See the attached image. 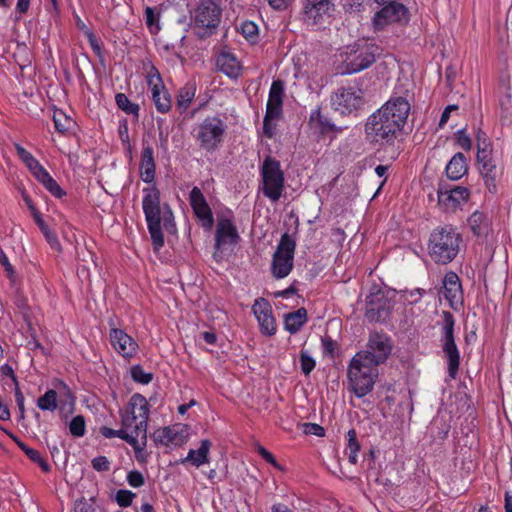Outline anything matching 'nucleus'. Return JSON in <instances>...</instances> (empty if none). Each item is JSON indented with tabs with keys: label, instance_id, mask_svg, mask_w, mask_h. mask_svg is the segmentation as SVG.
<instances>
[{
	"label": "nucleus",
	"instance_id": "obj_1",
	"mask_svg": "<svg viewBox=\"0 0 512 512\" xmlns=\"http://www.w3.org/2000/svg\"><path fill=\"white\" fill-rule=\"evenodd\" d=\"M408 90L395 89L390 99L367 119L365 132L370 141L391 145L401 134L410 112Z\"/></svg>",
	"mask_w": 512,
	"mask_h": 512
},
{
	"label": "nucleus",
	"instance_id": "obj_2",
	"mask_svg": "<svg viewBox=\"0 0 512 512\" xmlns=\"http://www.w3.org/2000/svg\"><path fill=\"white\" fill-rule=\"evenodd\" d=\"M142 208L154 249L158 251L164 245L161 224L167 231L175 228L174 216L168 204L160 203V192L152 186L143 189Z\"/></svg>",
	"mask_w": 512,
	"mask_h": 512
},
{
	"label": "nucleus",
	"instance_id": "obj_3",
	"mask_svg": "<svg viewBox=\"0 0 512 512\" xmlns=\"http://www.w3.org/2000/svg\"><path fill=\"white\" fill-rule=\"evenodd\" d=\"M462 236L457 228L446 225L434 229L428 241V253L438 264H448L460 251Z\"/></svg>",
	"mask_w": 512,
	"mask_h": 512
},
{
	"label": "nucleus",
	"instance_id": "obj_4",
	"mask_svg": "<svg viewBox=\"0 0 512 512\" xmlns=\"http://www.w3.org/2000/svg\"><path fill=\"white\" fill-rule=\"evenodd\" d=\"M378 365L367 359L365 353H356L347 369V376L350 387L357 397H364L374 387L378 376Z\"/></svg>",
	"mask_w": 512,
	"mask_h": 512
},
{
	"label": "nucleus",
	"instance_id": "obj_5",
	"mask_svg": "<svg viewBox=\"0 0 512 512\" xmlns=\"http://www.w3.org/2000/svg\"><path fill=\"white\" fill-rule=\"evenodd\" d=\"M375 47L365 41L347 46L341 53V74H353L368 68L375 61Z\"/></svg>",
	"mask_w": 512,
	"mask_h": 512
},
{
	"label": "nucleus",
	"instance_id": "obj_6",
	"mask_svg": "<svg viewBox=\"0 0 512 512\" xmlns=\"http://www.w3.org/2000/svg\"><path fill=\"white\" fill-rule=\"evenodd\" d=\"M149 417V404L141 394L131 396L125 411L121 414V422L130 428L139 439L146 440Z\"/></svg>",
	"mask_w": 512,
	"mask_h": 512
},
{
	"label": "nucleus",
	"instance_id": "obj_7",
	"mask_svg": "<svg viewBox=\"0 0 512 512\" xmlns=\"http://www.w3.org/2000/svg\"><path fill=\"white\" fill-rule=\"evenodd\" d=\"M227 126L222 119L208 116L194 129V137L201 149L214 152L223 142Z\"/></svg>",
	"mask_w": 512,
	"mask_h": 512
},
{
	"label": "nucleus",
	"instance_id": "obj_8",
	"mask_svg": "<svg viewBox=\"0 0 512 512\" xmlns=\"http://www.w3.org/2000/svg\"><path fill=\"white\" fill-rule=\"evenodd\" d=\"M261 189L272 202L278 201L284 190V173L279 161L266 157L261 167Z\"/></svg>",
	"mask_w": 512,
	"mask_h": 512
},
{
	"label": "nucleus",
	"instance_id": "obj_9",
	"mask_svg": "<svg viewBox=\"0 0 512 512\" xmlns=\"http://www.w3.org/2000/svg\"><path fill=\"white\" fill-rule=\"evenodd\" d=\"M491 145L484 134L477 135V161L479 171L483 178L486 188L491 192L497 191V182L501 174L495 161L491 157Z\"/></svg>",
	"mask_w": 512,
	"mask_h": 512
},
{
	"label": "nucleus",
	"instance_id": "obj_10",
	"mask_svg": "<svg viewBox=\"0 0 512 512\" xmlns=\"http://www.w3.org/2000/svg\"><path fill=\"white\" fill-rule=\"evenodd\" d=\"M441 317L442 349L447 357L449 376L455 378L460 365V353L454 339L455 319L448 311H443Z\"/></svg>",
	"mask_w": 512,
	"mask_h": 512
},
{
	"label": "nucleus",
	"instance_id": "obj_11",
	"mask_svg": "<svg viewBox=\"0 0 512 512\" xmlns=\"http://www.w3.org/2000/svg\"><path fill=\"white\" fill-rule=\"evenodd\" d=\"M295 242L288 235H282L273 255L271 271L275 278L282 279L289 275L293 268Z\"/></svg>",
	"mask_w": 512,
	"mask_h": 512
},
{
	"label": "nucleus",
	"instance_id": "obj_12",
	"mask_svg": "<svg viewBox=\"0 0 512 512\" xmlns=\"http://www.w3.org/2000/svg\"><path fill=\"white\" fill-rule=\"evenodd\" d=\"M146 69L147 85L151 90V95L155 107L160 113H167L171 108V98L165 88L158 70L151 64H144Z\"/></svg>",
	"mask_w": 512,
	"mask_h": 512
},
{
	"label": "nucleus",
	"instance_id": "obj_13",
	"mask_svg": "<svg viewBox=\"0 0 512 512\" xmlns=\"http://www.w3.org/2000/svg\"><path fill=\"white\" fill-rule=\"evenodd\" d=\"M221 8L211 0L201 1L191 14V20L197 28L206 32L215 29L220 23Z\"/></svg>",
	"mask_w": 512,
	"mask_h": 512
},
{
	"label": "nucleus",
	"instance_id": "obj_14",
	"mask_svg": "<svg viewBox=\"0 0 512 512\" xmlns=\"http://www.w3.org/2000/svg\"><path fill=\"white\" fill-rule=\"evenodd\" d=\"M335 11V0H304L302 18L307 25L322 24Z\"/></svg>",
	"mask_w": 512,
	"mask_h": 512
},
{
	"label": "nucleus",
	"instance_id": "obj_15",
	"mask_svg": "<svg viewBox=\"0 0 512 512\" xmlns=\"http://www.w3.org/2000/svg\"><path fill=\"white\" fill-rule=\"evenodd\" d=\"M331 102L336 111L349 114L363 106L364 98L359 88L341 87L333 94Z\"/></svg>",
	"mask_w": 512,
	"mask_h": 512
},
{
	"label": "nucleus",
	"instance_id": "obj_16",
	"mask_svg": "<svg viewBox=\"0 0 512 512\" xmlns=\"http://www.w3.org/2000/svg\"><path fill=\"white\" fill-rule=\"evenodd\" d=\"M240 236L237 228L228 218L218 219L215 231V252L213 257L216 260L221 259L223 250L238 243Z\"/></svg>",
	"mask_w": 512,
	"mask_h": 512
},
{
	"label": "nucleus",
	"instance_id": "obj_17",
	"mask_svg": "<svg viewBox=\"0 0 512 512\" xmlns=\"http://www.w3.org/2000/svg\"><path fill=\"white\" fill-rule=\"evenodd\" d=\"M438 205L445 212H455L467 203L470 191L463 186L440 187L437 192Z\"/></svg>",
	"mask_w": 512,
	"mask_h": 512
},
{
	"label": "nucleus",
	"instance_id": "obj_18",
	"mask_svg": "<svg viewBox=\"0 0 512 512\" xmlns=\"http://www.w3.org/2000/svg\"><path fill=\"white\" fill-rule=\"evenodd\" d=\"M392 351V343L386 334L371 333L365 350L358 353H365L377 365L384 363Z\"/></svg>",
	"mask_w": 512,
	"mask_h": 512
},
{
	"label": "nucleus",
	"instance_id": "obj_19",
	"mask_svg": "<svg viewBox=\"0 0 512 512\" xmlns=\"http://www.w3.org/2000/svg\"><path fill=\"white\" fill-rule=\"evenodd\" d=\"M408 19V9L403 4L393 1L375 14L373 25L375 29L381 30L389 24L407 22Z\"/></svg>",
	"mask_w": 512,
	"mask_h": 512
},
{
	"label": "nucleus",
	"instance_id": "obj_20",
	"mask_svg": "<svg viewBox=\"0 0 512 512\" xmlns=\"http://www.w3.org/2000/svg\"><path fill=\"white\" fill-rule=\"evenodd\" d=\"M109 341L114 351L126 360L134 358L138 353V343L122 329L111 328Z\"/></svg>",
	"mask_w": 512,
	"mask_h": 512
},
{
	"label": "nucleus",
	"instance_id": "obj_21",
	"mask_svg": "<svg viewBox=\"0 0 512 512\" xmlns=\"http://www.w3.org/2000/svg\"><path fill=\"white\" fill-rule=\"evenodd\" d=\"M252 311L258 321L261 333L273 336L277 331V324L270 303L264 298H258L252 305Z\"/></svg>",
	"mask_w": 512,
	"mask_h": 512
},
{
	"label": "nucleus",
	"instance_id": "obj_22",
	"mask_svg": "<svg viewBox=\"0 0 512 512\" xmlns=\"http://www.w3.org/2000/svg\"><path fill=\"white\" fill-rule=\"evenodd\" d=\"M190 205L197 219L205 229H211L214 224L213 213L202 191L194 187L189 195Z\"/></svg>",
	"mask_w": 512,
	"mask_h": 512
},
{
	"label": "nucleus",
	"instance_id": "obj_23",
	"mask_svg": "<svg viewBox=\"0 0 512 512\" xmlns=\"http://www.w3.org/2000/svg\"><path fill=\"white\" fill-rule=\"evenodd\" d=\"M443 295L453 309L463 303V291L460 279L454 272H448L443 279Z\"/></svg>",
	"mask_w": 512,
	"mask_h": 512
},
{
	"label": "nucleus",
	"instance_id": "obj_24",
	"mask_svg": "<svg viewBox=\"0 0 512 512\" xmlns=\"http://www.w3.org/2000/svg\"><path fill=\"white\" fill-rule=\"evenodd\" d=\"M284 84L274 80L271 84L266 104L267 118H280L283 111Z\"/></svg>",
	"mask_w": 512,
	"mask_h": 512
},
{
	"label": "nucleus",
	"instance_id": "obj_25",
	"mask_svg": "<svg viewBox=\"0 0 512 512\" xmlns=\"http://www.w3.org/2000/svg\"><path fill=\"white\" fill-rule=\"evenodd\" d=\"M100 432L105 438L117 437V438H120V439L126 441L128 444H130L133 447V449L136 452L142 450V447L140 446V443H139V438L136 436V434L130 428L125 427L122 423H121V428L119 430H114L109 427H102L100 429Z\"/></svg>",
	"mask_w": 512,
	"mask_h": 512
},
{
	"label": "nucleus",
	"instance_id": "obj_26",
	"mask_svg": "<svg viewBox=\"0 0 512 512\" xmlns=\"http://www.w3.org/2000/svg\"><path fill=\"white\" fill-rule=\"evenodd\" d=\"M212 443L204 439L201 441L198 449H190L187 456L181 461V463L190 462L192 465L196 467H200L204 464L209 463V452L211 449Z\"/></svg>",
	"mask_w": 512,
	"mask_h": 512
},
{
	"label": "nucleus",
	"instance_id": "obj_27",
	"mask_svg": "<svg viewBox=\"0 0 512 512\" xmlns=\"http://www.w3.org/2000/svg\"><path fill=\"white\" fill-rule=\"evenodd\" d=\"M140 176L146 183H151L155 178V162L152 147L146 146L142 150L140 162Z\"/></svg>",
	"mask_w": 512,
	"mask_h": 512
},
{
	"label": "nucleus",
	"instance_id": "obj_28",
	"mask_svg": "<svg viewBox=\"0 0 512 512\" xmlns=\"http://www.w3.org/2000/svg\"><path fill=\"white\" fill-rule=\"evenodd\" d=\"M219 69L231 78L239 76L241 64L236 56L230 52H222L217 58Z\"/></svg>",
	"mask_w": 512,
	"mask_h": 512
},
{
	"label": "nucleus",
	"instance_id": "obj_29",
	"mask_svg": "<svg viewBox=\"0 0 512 512\" xmlns=\"http://www.w3.org/2000/svg\"><path fill=\"white\" fill-rule=\"evenodd\" d=\"M467 170L466 157L462 153H456L446 165V174L451 180H459Z\"/></svg>",
	"mask_w": 512,
	"mask_h": 512
},
{
	"label": "nucleus",
	"instance_id": "obj_30",
	"mask_svg": "<svg viewBox=\"0 0 512 512\" xmlns=\"http://www.w3.org/2000/svg\"><path fill=\"white\" fill-rule=\"evenodd\" d=\"M307 321V312L304 308H300L295 312L289 313L285 316L284 326L285 329L294 334L298 332Z\"/></svg>",
	"mask_w": 512,
	"mask_h": 512
},
{
	"label": "nucleus",
	"instance_id": "obj_31",
	"mask_svg": "<svg viewBox=\"0 0 512 512\" xmlns=\"http://www.w3.org/2000/svg\"><path fill=\"white\" fill-rule=\"evenodd\" d=\"M178 435L176 427H161L153 432L152 438L156 444L169 446L177 442Z\"/></svg>",
	"mask_w": 512,
	"mask_h": 512
},
{
	"label": "nucleus",
	"instance_id": "obj_32",
	"mask_svg": "<svg viewBox=\"0 0 512 512\" xmlns=\"http://www.w3.org/2000/svg\"><path fill=\"white\" fill-rule=\"evenodd\" d=\"M8 434L33 462L39 464L43 471L48 472L50 470L49 464L42 458L37 450L28 447L13 434Z\"/></svg>",
	"mask_w": 512,
	"mask_h": 512
},
{
	"label": "nucleus",
	"instance_id": "obj_33",
	"mask_svg": "<svg viewBox=\"0 0 512 512\" xmlns=\"http://www.w3.org/2000/svg\"><path fill=\"white\" fill-rule=\"evenodd\" d=\"M37 407L42 411H55L58 407L57 392L54 389L47 390L38 398Z\"/></svg>",
	"mask_w": 512,
	"mask_h": 512
},
{
	"label": "nucleus",
	"instance_id": "obj_34",
	"mask_svg": "<svg viewBox=\"0 0 512 512\" xmlns=\"http://www.w3.org/2000/svg\"><path fill=\"white\" fill-rule=\"evenodd\" d=\"M348 444L345 450V453L348 456V460L351 464H356L358 459V452L360 450V445L357 441V435L355 430H349L347 433Z\"/></svg>",
	"mask_w": 512,
	"mask_h": 512
},
{
	"label": "nucleus",
	"instance_id": "obj_35",
	"mask_svg": "<svg viewBox=\"0 0 512 512\" xmlns=\"http://www.w3.org/2000/svg\"><path fill=\"white\" fill-rule=\"evenodd\" d=\"M196 89L193 85H185L180 89L177 97V106L180 110L185 111L195 97Z\"/></svg>",
	"mask_w": 512,
	"mask_h": 512
},
{
	"label": "nucleus",
	"instance_id": "obj_36",
	"mask_svg": "<svg viewBox=\"0 0 512 512\" xmlns=\"http://www.w3.org/2000/svg\"><path fill=\"white\" fill-rule=\"evenodd\" d=\"M117 106L127 114L138 116L139 106L131 102L124 93H118L115 96Z\"/></svg>",
	"mask_w": 512,
	"mask_h": 512
},
{
	"label": "nucleus",
	"instance_id": "obj_37",
	"mask_svg": "<svg viewBox=\"0 0 512 512\" xmlns=\"http://www.w3.org/2000/svg\"><path fill=\"white\" fill-rule=\"evenodd\" d=\"M468 224L475 235H480L486 226V217L481 212H474L468 219Z\"/></svg>",
	"mask_w": 512,
	"mask_h": 512
},
{
	"label": "nucleus",
	"instance_id": "obj_38",
	"mask_svg": "<svg viewBox=\"0 0 512 512\" xmlns=\"http://www.w3.org/2000/svg\"><path fill=\"white\" fill-rule=\"evenodd\" d=\"M54 126L59 132H66L71 128L73 121L63 111L56 110L53 115Z\"/></svg>",
	"mask_w": 512,
	"mask_h": 512
},
{
	"label": "nucleus",
	"instance_id": "obj_39",
	"mask_svg": "<svg viewBox=\"0 0 512 512\" xmlns=\"http://www.w3.org/2000/svg\"><path fill=\"white\" fill-rule=\"evenodd\" d=\"M241 34L250 42H255L258 36V26L252 21H245L240 27Z\"/></svg>",
	"mask_w": 512,
	"mask_h": 512
},
{
	"label": "nucleus",
	"instance_id": "obj_40",
	"mask_svg": "<svg viewBox=\"0 0 512 512\" xmlns=\"http://www.w3.org/2000/svg\"><path fill=\"white\" fill-rule=\"evenodd\" d=\"M300 366L305 375H309L316 366V361L311 357L307 350L300 351Z\"/></svg>",
	"mask_w": 512,
	"mask_h": 512
},
{
	"label": "nucleus",
	"instance_id": "obj_41",
	"mask_svg": "<svg viewBox=\"0 0 512 512\" xmlns=\"http://www.w3.org/2000/svg\"><path fill=\"white\" fill-rule=\"evenodd\" d=\"M131 376L134 381L141 384H148L153 379V374L145 372L144 369L139 365H135L131 368Z\"/></svg>",
	"mask_w": 512,
	"mask_h": 512
},
{
	"label": "nucleus",
	"instance_id": "obj_42",
	"mask_svg": "<svg viewBox=\"0 0 512 512\" xmlns=\"http://www.w3.org/2000/svg\"><path fill=\"white\" fill-rule=\"evenodd\" d=\"M69 431L74 437H82L86 431L84 418L80 415L75 416L69 424Z\"/></svg>",
	"mask_w": 512,
	"mask_h": 512
},
{
	"label": "nucleus",
	"instance_id": "obj_43",
	"mask_svg": "<svg viewBox=\"0 0 512 512\" xmlns=\"http://www.w3.org/2000/svg\"><path fill=\"white\" fill-rule=\"evenodd\" d=\"M0 263L3 266V268H4L5 272H6V275H7L8 279L10 280V282L12 284H15L16 280H17L16 272H15L12 264L9 262V259H8L7 255L5 254V252L1 248H0Z\"/></svg>",
	"mask_w": 512,
	"mask_h": 512
},
{
	"label": "nucleus",
	"instance_id": "obj_44",
	"mask_svg": "<svg viewBox=\"0 0 512 512\" xmlns=\"http://www.w3.org/2000/svg\"><path fill=\"white\" fill-rule=\"evenodd\" d=\"M41 232L43 233L46 241L49 243L50 247L57 251V252H61L62 251V246L58 240V237L57 235L55 234V232H53L48 226H46L45 228H43L41 230Z\"/></svg>",
	"mask_w": 512,
	"mask_h": 512
},
{
	"label": "nucleus",
	"instance_id": "obj_45",
	"mask_svg": "<svg viewBox=\"0 0 512 512\" xmlns=\"http://www.w3.org/2000/svg\"><path fill=\"white\" fill-rule=\"evenodd\" d=\"M310 122L322 127L323 129H333V127H334L329 121L324 119V117L321 114L320 108H316L315 110H313L311 112Z\"/></svg>",
	"mask_w": 512,
	"mask_h": 512
},
{
	"label": "nucleus",
	"instance_id": "obj_46",
	"mask_svg": "<svg viewBox=\"0 0 512 512\" xmlns=\"http://www.w3.org/2000/svg\"><path fill=\"white\" fill-rule=\"evenodd\" d=\"M41 184L55 197L61 198L64 195L63 190L57 184V182L51 177V175L44 179V181Z\"/></svg>",
	"mask_w": 512,
	"mask_h": 512
},
{
	"label": "nucleus",
	"instance_id": "obj_47",
	"mask_svg": "<svg viewBox=\"0 0 512 512\" xmlns=\"http://www.w3.org/2000/svg\"><path fill=\"white\" fill-rule=\"evenodd\" d=\"M145 20L151 32H158V30L160 29L158 25V15L155 14L154 10L151 7H147L145 9Z\"/></svg>",
	"mask_w": 512,
	"mask_h": 512
},
{
	"label": "nucleus",
	"instance_id": "obj_48",
	"mask_svg": "<svg viewBox=\"0 0 512 512\" xmlns=\"http://www.w3.org/2000/svg\"><path fill=\"white\" fill-rule=\"evenodd\" d=\"M135 494L129 490H119L116 493V501L121 507H128L131 505Z\"/></svg>",
	"mask_w": 512,
	"mask_h": 512
},
{
	"label": "nucleus",
	"instance_id": "obj_49",
	"mask_svg": "<svg viewBox=\"0 0 512 512\" xmlns=\"http://www.w3.org/2000/svg\"><path fill=\"white\" fill-rule=\"evenodd\" d=\"M127 482L130 486L138 488L144 484V477L139 471H130L127 475Z\"/></svg>",
	"mask_w": 512,
	"mask_h": 512
},
{
	"label": "nucleus",
	"instance_id": "obj_50",
	"mask_svg": "<svg viewBox=\"0 0 512 512\" xmlns=\"http://www.w3.org/2000/svg\"><path fill=\"white\" fill-rule=\"evenodd\" d=\"M92 467L98 472L108 471L110 468V462L107 457L98 456L92 460Z\"/></svg>",
	"mask_w": 512,
	"mask_h": 512
},
{
	"label": "nucleus",
	"instance_id": "obj_51",
	"mask_svg": "<svg viewBox=\"0 0 512 512\" xmlns=\"http://www.w3.org/2000/svg\"><path fill=\"white\" fill-rule=\"evenodd\" d=\"M258 453L271 465H273L275 468L282 470V466L277 462L275 457L272 453H270L267 449H265L263 446L258 445L257 446Z\"/></svg>",
	"mask_w": 512,
	"mask_h": 512
},
{
	"label": "nucleus",
	"instance_id": "obj_52",
	"mask_svg": "<svg viewBox=\"0 0 512 512\" xmlns=\"http://www.w3.org/2000/svg\"><path fill=\"white\" fill-rule=\"evenodd\" d=\"M457 143L462 149L466 151H469L472 148V141L463 130H459L457 132Z\"/></svg>",
	"mask_w": 512,
	"mask_h": 512
},
{
	"label": "nucleus",
	"instance_id": "obj_53",
	"mask_svg": "<svg viewBox=\"0 0 512 512\" xmlns=\"http://www.w3.org/2000/svg\"><path fill=\"white\" fill-rule=\"evenodd\" d=\"M304 432L306 434L315 435L319 437H322L325 434L324 428L315 423L304 424Z\"/></svg>",
	"mask_w": 512,
	"mask_h": 512
},
{
	"label": "nucleus",
	"instance_id": "obj_54",
	"mask_svg": "<svg viewBox=\"0 0 512 512\" xmlns=\"http://www.w3.org/2000/svg\"><path fill=\"white\" fill-rule=\"evenodd\" d=\"M277 119L278 118H267V114L265 113L263 121V131L264 134L269 138L273 137L275 131V125L272 124V121Z\"/></svg>",
	"mask_w": 512,
	"mask_h": 512
},
{
	"label": "nucleus",
	"instance_id": "obj_55",
	"mask_svg": "<svg viewBox=\"0 0 512 512\" xmlns=\"http://www.w3.org/2000/svg\"><path fill=\"white\" fill-rule=\"evenodd\" d=\"M15 399H16L17 406L19 408L20 417L24 418V414H25L24 395L20 391L18 386H16V389H15Z\"/></svg>",
	"mask_w": 512,
	"mask_h": 512
},
{
	"label": "nucleus",
	"instance_id": "obj_56",
	"mask_svg": "<svg viewBox=\"0 0 512 512\" xmlns=\"http://www.w3.org/2000/svg\"><path fill=\"white\" fill-rule=\"evenodd\" d=\"M15 149H16L17 155L23 161L24 164L27 163L30 159H32L34 157L30 152H28L20 144H15Z\"/></svg>",
	"mask_w": 512,
	"mask_h": 512
},
{
	"label": "nucleus",
	"instance_id": "obj_57",
	"mask_svg": "<svg viewBox=\"0 0 512 512\" xmlns=\"http://www.w3.org/2000/svg\"><path fill=\"white\" fill-rule=\"evenodd\" d=\"M294 0H268L269 5L275 10L286 9Z\"/></svg>",
	"mask_w": 512,
	"mask_h": 512
},
{
	"label": "nucleus",
	"instance_id": "obj_58",
	"mask_svg": "<svg viewBox=\"0 0 512 512\" xmlns=\"http://www.w3.org/2000/svg\"><path fill=\"white\" fill-rule=\"evenodd\" d=\"M31 214L35 221V223L38 225L39 229L42 230L46 226H48L45 221L43 220L40 212L36 209V207H31Z\"/></svg>",
	"mask_w": 512,
	"mask_h": 512
},
{
	"label": "nucleus",
	"instance_id": "obj_59",
	"mask_svg": "<svg viewBox=\"0 0 512 512\" xmlns=\"http://www.w3.org/2000/svg\"><path fill=\"white\" fill-rule=\"evenodd\" d=\"M0 375L2 377H10L13 379L14 382H16V377L13 368L8 363H5L0 366Z\"/></svg>",
	"mask_w": 512,
	"mask_h": 512
},
{
	"label": "nucleus",
	"instance_id": "obj_60",
	"mask_svg": "<svg viewBox=\"0 0 512 512\" xmlns=\"http://www.w3.org/2000/svg\"><path fill=\"white\" fill-rule=\"evenodd\" d=\"M31 173L40 183H42L44 179H46L50 175L42 165H40L36 170H34Z\"/></svg>",
	"mask_w": 512,
	"mask_h": 512
},
{
	"label": "nucleus",
	"instance_id": "obj_61",
	"mask_svg": "<svg viewBox=\"0 0 512 512\" xmlns=\"http://www.w3.org/2000/svg\"><path fill=\"white\" fill-rule=\"evenodd\" d=\"M421 297H422V290H420V289L412 290L405 295V299L409 300L410 303L418 302L421 299Z\"/></svg>",
	"mask_w": 512,
	"mask_h": 512
},
{
	"label": "nucleus",
	"instance_id": "obj_62",
	"mask_svg": "<svg viewBox=\"0 0 512 512\" xmlns=\"http://www.w3.org/2000/svg\"><path fill=\"white\" fill-rule=\"evenodd\" d=\"M458 107L456 105H449L445 108V110L443 111L442 115H441V118H440V122H439V125L440 126H443L449 119L450 117V113L454 110H456Z\"/></svg>",
	"mask_w": 512,
	"mask_h": 512
},
{
	"label": "nucleus",
	"instance_id": "obj_63",
	"mask_svg": "<svg viewBox=\"0 0 512 512\" xmlns=\"http://www.w3.org/2000/svg\"><path fill=\"white\" fill-rule=\"evenodd\" d=\"M30 8V0H17L16 11L25 14Z\"/></svg>",
	"mask_w": 512,
	"mask_h": 512
},
{
	"label": "nucleus",
	"instance_id": "obj_64",
	"mask_svg": "<svg viewBox=\"0 0 512 512\" xmlns=\"http://www.w3.org/2000/svg\"><path fill=\"white\" fill-rule=\"evenodd\" d=\"M323 351L327 354H332L334 351V342L331 338L322 339Z\"/></svg>",
	"mask_w": 512,
	"mask_h": 512
}]
</instances>
